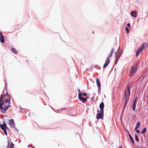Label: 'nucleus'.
<instances>
[{"instance_id":"26","label":"nucleus","mask_w":148,"mask_h":148,"mask_svg":"<svg viewBox=\"0 0 148 148\" xmlns=\"http://www.w3.org/2000/svg\"><path fill=\"white\" fill-rule=\"evenodd\" d=\"M124 99L125 100V105L127 104L128 100H127V99Z\"/></svg>"},{"instance_id":"14","label":"nucleus","mask_w":148,"mask_h":148,"mask_svg":"<svg viewBox=\"0 0 148 148\" xmlns=\"http://www.w3.org/2000/svg\"><path fill=\"white\" fill-rule=\"evenodd\" d=\"M96 82L97 86L99 88H100V82L98 78H97L96 79Z\"/></svg>"},{"instance_id":"24","label":"nucleus","mask_w":148,"mask_h":148,"mask_svg":"<svg viewBox=\"0 0 148 148\" xmlns=\"http://www.w3.org/2000/svg\"><path fill=\"white\" fill-rule=\"evenodd\" d=\"M3 130L4 131V132L5 133V134L6 135H7V132H6V129H3Z\"/></svg>"},{"instance_id":"13","label":"nucleus","mask_w":148,"mask_h":148,"mask_svg":"<svg viewBox=\"0 0 148 148\" xmlns=\"http://www.w3.org/2000/svg\"><path fill=\"white\" fill-rule=\"evenodd\" d=\"M131 14L133 17H136V11H132L131 12Z\"/></svg>"},{"instance_id":"25","label":"nucleus","mask_w":148,"mask_h":148,"mask_svg":"<svg viewBox=\"0 0 148 148\" xmlns=\"http://www.w3.org/2000/svg\"><path fill=\"white\" fill-rule=\"evenodd\" d=\"M61 110H68V111L69 110H68V109L66 108H62L61 109Z\"/></svg>"},{"instance_id":"31","label":"nucleus","mask_w":148,"mask_h":148,"mask_svg":"<svg viewBox=\"0 0 148 148\" xmlns=\"http://www.w3.org/2000/svg\"><path fill=\"white\" fill-rule=\"evenodd\" d=\"M80 89H79V90H78V91L79 92H80Z\"/></svg>"},{"instance_id":"21","label":"nucleus","mask_w":148,"mask_h":148,"mask_svg":"<svg viewBox=\"0 0 148 148\" xmlns=\"http://www.w3.org/2000/svg\"><path fill=\"white\" fill-rule=\"evenodd\" d=\"M135 139L138 142L139 141V139L138 138L136 135H135Z\"/></svg>"},{"instance_id":"34","label":"nucleus","mask_w":148,"mask_h":148,"mask_svg":"<svg viewBox=\"0 0 148 148\" xmlns=\"http://www.w3.org/2000/svg\"><path fill=\"white\" fill-rule=\"evenodd\" d=\"M119 148H122L121 147H119Z\"/></svg>"},{"instance_id":"12","label":"nucleus","mask_w":148,"mask_h":148,"mask_svg":"<svg viewBox=\"0 0 148 148\" xmlns=\"http://www.w3.org/2000/svg\"><path fill=\"white\" fill-rule=\"evenodd\" d=\"M10 124L12 127H14L15 126L14 122L13 119H11L10 121Z\"/></svg>"},{"instance_id":"27","label":"nucleus","mask_w":148,"mask_h":148,"mask_svg":"<svg viewBox=\"0 0 148 148\" xmlns=\"http://www.w3.org/2000/svg\"><path fill=\"white\" fill-rule=\"evenodd\" d=\"M137 98H136L135 99H134V101L133 102V103H136V101H137Z\"/></svg>"},{"instance_id":"30","label":"nucleus","mask_w":148,"mask_h":148,"mask_svg":"<svg viewBox=\"0 0 148 148\" xmlns=\"http://www.w3.org/2000/svg\"><path fill=\"white\" fill-rule=\"evenodd\" d=\"M10 144V142L9 141H8V146L9 147V145Z\"/></svg>"},{"instance_id":"19","label":"nucleus","mask_w":148,"mask_h":148,"mask_svg":"<svg viewBox=\"0 0 148 148\" xmlns=\"http://www.w3.org/2000/svg\"><path fill=\"white\" fill-rule=\"evenodd\" d=\"M140 123L139 122H138L136 125V126L135 128L136 130L139 127V125H140Z\"/></svg>"},{"instance_id":"32","label":"nucleus","mask_w":148,"mask_h":148,"mask_svg":"<svg viewBox=\"0 0 148 148\" xmlns=\"http://www.w3.org/2000/svg\"><path fill=\"white\" fill-rule=\"evenodd\" d=\"M3 112V113H5V111H4V112Z\"/></svg>"},{"instance_id":"8","label":"nucleus","mask_w":148,"mask_h":148,"mask_svg":"<svg viewBox=\"0 0 148 148\" xmlns=\"http://www.w3.org/2000/svg\"><path fill=\"white\" fill-rule=\"evenodd\" d=\"M124 99H127L130 96L129 95V93L127 91V90L124 91Z\"/></svg>"},{"instance_id":"5","label":"nucleus","mask_w":148,"mask_h":148,"mask_svg":"<svg viewBox=\"0 0 148 148\" xmlns=\"http://www.w3.org/2000/svg\"><path fill=\"white\" fill-rule=\"evenodd\" d=\"M145 43L144 42L141 45L140 47L138 49L137 51L136 52V56H138L140 53H141L142 50L144 47Z\"/></svg>"},{"instance_id":"23","label":"nucleus","mask_w":148,"mask_h":148,"mask_svg":"<svg viewBox=\"0 0 148 148\" xmlns=\"http://www.w3.org/2000/svg\"><path fill=\"white\" fill-rule=\"evenodd\" d=\"M148 47V43H145L144 47L147 48Z\"/></svg>"},{"instance_id":"18","label":"nucleus","mask_w":148,"mask_h":148,"mask_svg":"<svg viewBox=\"0 0 148 148\" xmlns=\"http://www.w3.org/2000/svg\"><path fill=\"white\" fill-rule=\"evenodd\" d=\"M129 137H130V140L133 143H134V140L132 136L130 134H129Z\"/></svg>"},{"instance_id":"11","label":"nucleus","mask_w":148,"mask_h":148,"mask_svg":"<svg viewBox=\"0 0 148 148\" xmlns=\"http://www.w3.org/2000/svg\"><path fill=\"white\" fill-rule=\"evenodd\" d=\"M104 104L103 102L101 103L99 105V108L100 109V111H103Z\"/></svg>"},{"instance_id":"33","label":"nucleus","mask_w":148,"mask_h":148,"mask_svg":"<svg viewBox=\"0 0 148 148\" xmlns=\"http://www.w3.org/2000/svg\"><path fill=\"white\" fill-rule=\"evenodd\" d=\"M147 98H148V95H147Z\"/></svg>"},{"instance_id":"17","label":"nucleus","mask_w":148,"mask_h":148,"mask_svg":"<svg viewBox=\"0 0 148 148\" xmlns=\"http://www.w3.org/2000/svg\"><path fill=\"white\" fill-rule=\"evenodd\" d=\"M136 105V103H133L132 108L133 111H134L135 110Z\"/></svg>"},{"instance_id":"22","label":"nucleus","mask_w":148,"mask_h":148,"mask_svg":"<svg viewBox=\"0 0 148 148\" xmlns=\"http://www.w3.org/2000/svg\"><path fill=\"white\" fill-rule=\"evenodd\" d=\"M125 30L126 31L127 33H128L129 32L130 29L128 28L127 27L125 28Z\"/></svg>"},{"instance_id":"10","label":"nucleus","mask_w":148,"mask_h":148,"mask_svg":"<svg viewBox=\"0 0 148 148\" xmlns=\"http://www.w3.org/2000/svg\"><path fill=\"white\" fill-rule=\"evenodd\" d=\"M132 86V84H128L127 86V91L129 93V95H130V87L131 86Z\"/></svg>"},{"instance_id":"35","label":"nucleus","mask_w":148,"mask_h":148,"mask_svg":"<svg viewBox=\"0 0 148 148\" xmlns=\"http://www.w3.org/2000/svg\"><path fill=\"white\" fill-rule=\"evenodd\" d=\"M147 110H148V109H147Z\"/></svg>"},{"instance_id":"15","label":"nucleus","mask_w":148,"mask_h":148,"mask_svg":"<svg viewBox=\"0 0 148 148\" xmlns=\"http://www.w3.org/2000/svg\"><path fill=\"white\" fill-rule=\"evenodd\" d=\"M120 55H116V59H115V64H117V62L118 61V60H119Z\"/></svg>"},{"instance_id":"7","label":"nucleus","mask_w":148,"mask_h":148,"mask_svg":"<svg viewBox=\"0 0 148 148\" xmlns=\"http://www.w3.org/2000/svg\"><path fill=\"white\" fill-rule=\"evenodd\" d=\"M4 38L1 32H0V41L1 42L3 43L4 42Z\"/></svg>"},{"instance_id":"9","label":"nucleus","mask_w":148,"mask_h":148,"mask_svg":"<svg viewBox=\"0 0 148 148\" xmlns=\"http://www.w3.org/2000/svg\"><path fill=\"white\" fill-rule=\"evenodd\" d=\"M0 126L1 128L3 130V129H5L7 127L6 125L5 121H3V125H1L0 123Z\"/></svg>"},{"instance_id":"6","label":"nucleus","mask_w":148,"mask_h":148,"mask_svg":"<svg viewBox=\"0 0 148 148\" xmlns=\"http://www.w3.org/2000/svg\"><path fill=\"white\" fill-rule=\"evenodd\" d=\"M103 112H98L97 114L96 118L97 119H102L103 117Z\"/></svg>"},{"instance_id":"2","label":"nucleus","mask_w":148,"mask_h":148,"mask_svg":"<svg viewBox=\"0 0 148 148\" xmlns=\"http://www.w3.org/2000/svg\"><path fill=\"white\" fill-rule=\"evenodd\" d=\"M78 97L79 100H81L84 102H85L86 101V99L88 98L86 93L83 94L80 93L78 94Z\"/></svg>"},{"instance_id":"1","label":"nucleus","mask_w":148,"mask_h":148,"mask_svg":"<svg viewBox=\"0 0 148 148\" xmlns=\"http://www.w3.org/2000/svg\"><path fill=\"white\" fill-rule=\"evenodd\" d=\"M10 96L7 92L5 94L2 95L0 98V110L6 111L10 107Z\"/></svg>"},{"instance_id":"28","label":"nucleus","mask_w":148,"mask_h":148,"mask_svg":"<svg viewBox=\"0 0 148 148\" xmlns=\"http://www.w3.org/2000/svg\"><path fill=\"white\" fill-rule=\"evenodd\" d=\"M135 130L136 131V132H137L138 133H140V132L139 130H137V129L136 130V129H135Z\"/></svg>"},{"instance_id":"29","label":"nucleus","mask_w":148,"mask_h":148,"mask_svg":"<svg viewBox=\"0 0 148 148\" xmlns=\"http://www.w3.org/2000/svg\"><path fill=\"white\" fill-rule=\"evenodd\" d=\"M127 25L128 27H130V23H128L127 24Z\"/></svg>"},{"instance_id":"3","label":"nucleus","mask_w":148,"mask_h":148,"mask_svg":"<svg viewBox=\"0 0 148 148\" xmlns=\"http://www.w3.org/2000/svg\"><path fill=\"white\" fill-rule=\"evenodd\" d=\"M114 50V49L113 48L111 50L110 54L108 56L106 60L105 61V63L103 66V67H106L110 63V60L109 58L112 57V55L113 53Z\"/></svg>"},{"instance_id":"4","label":"nucleus","mask_w":148,"mask_h":148,"mask_svg":"<svg viewBox=\"0 0 148 148\" xmlns=\"http://www.w3.org/2000/svg\"><path fill=\"white\" fill-rule=\"evenodd\" d=\"M137 71L136 68L132 66L131 68V70L129 73V75L130 76H132Z\"/></svg>"},{"instance_id":"16","label":"nucleus","mask_w":148,"mask_h":148,"mask_svg":"<svg viewBox=\"0 0 148 148\" xmlns=\"http://www.w3.org/2000/svg\"><path fill=\"white\" fill-rule=\"evenodd\" d=\"M11 51H12L15 54H17L18 53V51H16V50L15 49V48H11Z\"/></svg>"},{"instance_id":"20","label":"nucleus","mask_w":148,"mask_h":148,"mask_svg":"<svg viewBox=\"0 0 148 148\" xmlns=\"http://www.w3.org/2000/svg\"><path fill=\"white\" fill-rule=\"evenodd\" d=\"M146 131V128L145 127L144 128L143 130L141 131V133L142 134H143L145 133Z\"/></svg>"}]
</instances>
